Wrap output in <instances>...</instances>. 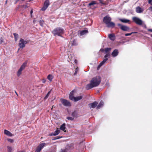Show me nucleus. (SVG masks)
Masks as SVG:
<instances>
[{
	"instance_id": "obj_1",
	"label": "nucleus",
	"mask_w": 152,
	"mask_h": 152,
	"mask_svg": "<svg viewBox=\"0 0 152 152\" xmlns=\"http://www.w3.org/2000/svg\"><path fill=\"white\" fill-rule=\"evenodd\" d=\"M101 81V77L99 76H96L93 77L90 81V83L87 85L86 88L88 90L98 86Z\"/></svg>"
},
{
	"instance_id": "obj_2",
	"label": "nucleus",
	"mask_w": 152,
	"mask_h": 152,
	"mask_svg": "<svg viewBox=\"0 0 152 152\" xmlns=\"http://www.w3.org/2000/svg\"><path fill=\"white\" fill-rule=\"evenodd\" d=\"M52 33L55 36H61L64 33V30L61 28L57 27L53 31Z\"/></svg>"
},
{
	"instance_id": "obj_3",
	"label": "nucleus",
	"mask_w": 152,
	"mask_h": 152,
	"mask_svg": "<svg viewBox=\"0 0 152 152\" xmlns=\"http://www.w3.org/2000/svg\"><path fill=\"white\" fill-rule=\"evenodd\" d=\"M27 63V61H26L20 66V68L19 69L17 72V75L18 76H19L21 74L22 71L24 69L26 66Z\"/></svg>"
},
{
	"instance_id": "obj_4",
	"label": "nucleus",
	"mask_w": 152,
	"mask_h": 152,
	"mask_svg": "<svg viewBox=\"0 0 152 152\" xmlns=\"http://www.w3.org/2000/svg\"><path fill=\"white\" fill-rule=\"evenodd\" d=\"M117 26L120 27V28L124 31H129L130 30V28L128 26L123 25L121 24L118 23Z\"/></svg>"
},
{
	"instance_id": "obj_5",
	"label": "nucleus",
	"mask_w": 152,
	"mask_h": 152,
	"mask_svg": "<svg viewBox=\"0 0 152 152\" xmlns=\"http://www.w3.org/2000/svg\"><path fill=\"white\" fill-rule=\"evenodd\" d=\"M28 42L26 41H24L22 38H21L19 41V46L20 48H23L25 47V45Z\"/></svg>"
},
{
	"instance_id": "obj_6",
	"label": "nucleus",
	"mask_w": 152,
	"mask_h": 152,
	"mask_svg": "<svg viewBox=\"0 0 152 152\" xmlns=\"http://www.w3.org/2000/svg\"><path fill=\"white\" fill-rule=\"evenodd\" d=\"M132 20L137 25H141L142 24V20L137 17H133L132 18Z\"/></svg>"
},
{
	"instance_id": "obj_7",
	"label": "nucleus",
	"mask_w": 152,
	"mask_h": 152,
	"mask_svg": "<svg viewBox=\"0 0 152 152\" xmlns=\"http://www.w3.org/2000/svg\"><path fill=\"white\" fill-rule=\"evenodd\" d=\"M50 5V1L49 0H46L44 3L43 6L41 10L42 11H44L48 8Z\"/></svg>"
},
{
	"instance_id": "obj_8",
	"label": "nucleus",
	"mask_w": 152,
	"mask_h": 152,
	"mask_svg": "<svg viewBox=\"0 0 152 152\" xmlns=\"http://www.w3.org/2000/svg\"><path fill=\"white\" fill-rule=\"evenodd\" d=\"M60 100L64 105L65 106H71L70 102L67 100L63 99H61Z\"/></svg>"
},
{
	"instance_id": "obj_9",
	"label": "nucleus",
	"mask_w": 152,
	"mask_h": 152,
	"mask_svg": "<svg viewBox=\"0 0 152 152\" xmlns=\"http://www.w3.org/2000/svg\"><path fill=\"white\" fill-rule=\"evenodd\" d=\"M45 145L46 144L44 142L40 143L37 148L36 149V151L37 152H40L42 149Z\"/></svg>"
},
{
	"instance_id": "obj_10",
	"label": "nucleus",
	"mask_w": 152,
	"mask_h": 152,
	"mask_svg": "<svg viewBox=\"0 0 152 152\" xmlns=\"http://www.w3.org/2000/svg\"><path fill=\"white\" fill-rule=\"evenodd\" d=\"M111 20V18L108 16H106L104 18L103 21L106 24L109 23V22Z\"/></svg>"
},
{
	"instance_id": "obj_11",
	"label": "nucleus",
	"mask_w": 152,
	"mask_h": 152,
	"mask_svg": "<svg viewBox=\"0 0 152 152\" xmlns=\"http://www.w3.org/2000/svg\"><path fill=\"white\" fill-rule=\"evenodd\" d=\"M98 104V103L97 102L95 101L89 104L88 105L90 108H94L96 106L97 107Z\"/></svg>"
},
{
	"instance_id": "obj_12",
	"label": "nucleus",
	"mask_w": 152,
	"mask_h": 152,
	"mask_svg": "<svg viewBox=\"0 0 152 152\" xmlns=\"http://www.w3.org/2000/svg\"><path fill=\"white\" fill-rule=\"evenodd\" d=\"M118 20L121 22L124 23H129L130 21L129 20L126 19L125 18H119L118 19Z\"/></svg>"
},
{
	"instance_id": "obj_13",
	"label": "nucleus",
	"mask_w": 152,
	"mask_h": 152,
	"mask_svg": "<svg viewBox=\"0 0 152 152\" xmlns=\"http://www.w3.org/2000/svg\"><path fill=\"white\" fill-rule=\"evenodd\" d=\"M74 92L75 91L74 90H73L70 93L69 95V98L70 100H73L75 97L74 96Z\"/></svg>"
},
{
	"instance_id": "obj_14",
	"label": "nucleus",
	"mask_w": 152,
	"mask_h": 152,
	"mask_svg": "<svg viewBox=\"0 0 152 152\" xmlns=\"http://www.w3.org/2000/svg\"><path fill=\"white\" fill-rule=\"evenodd\" d=\"M144 10L140 7H137L136 8V12L137 13H141L143 12Z\"/></svg>"
},
{
	"instance_id": "obj_15",
	"label": "nucleus",
	"mask_w": 152,
	"mask_h": 152,
	"mask_svg": "<svg viewBox=\"0 0 152 152\" xmlns=\"http://www.w3.org/2000/svg\"><path fill=\"white\" fill-rule=\"evenodd\" d=\"M118 50L117 49H115L112 53L111 55L113 57H116L118 55Z\"/></svg>"
},
{
	"instance_id": "obj_16",
	"label": "nucleus",
	"mask_w": 152,
	"mask_h": 152,
	"mask_svg": "<svg viewBox=\"0 0 152 152\" xmlns=\"http://www.w3.org/2000/svg\"><path fill=\"white\" fill-rule=\"evenodd\" d=\"M70 44H71L72 46H76L77 45V42L76 40L75 39H73V40L70 42Z\"/></svg>"
},
{
	"instance_id": "obj_17",
	"label": "nucleus",
	"mask_w": 152,
	"mask_h": 152,
	"mask_svg": "<svg viewBox=\"0 0 152 152\" xmlns=\"http://www.w3.org/2000/svg\"><path fill=\"white\" fill-rule=\"evenodd\" d=\"M4 133L6 135L9 136L11 137V136H12L13 135L12 134L10 131H9L6 129H5L4 130Z\"/></svg>"
},
{
	"instance_id": "obj_18",
	"label": "nucleus",
	"mask_w": 152,
	"mask_h": 152,
	"mask_svg": "<svg viewBox=\"0 0 152 152\" xmlns=\"http://www.w3.org/2000/svg\"><path fill=\"white\" fill-rule=\"evenodd\" d=\"M107 26L108 28L112 27L113 28L115 26V23L112 22H110L109 23L107 24Z\"/></svg>"
},
{
	"instance_id": "obj_19",
	"label": "nucleus",
	"mask_w": 152,
	"mask_h": 152,
	"mask_svg": "<svg viewBox=\"0 0 152 152\" xmlns=\"http://www.w3.org/2000/svg\"><path fill=\"white\" fill-rule=\"evenodd\" d=\"M83 98L82 96H80L76 97H75L74 99L72 101H74L75 102H77L78 101L80 100L81 99Z\"/></svg>"
},
{
	"instance_id": "obj_20",
	"label": "nucleus",
	"mask_w": 152,
	"mask_h": 152,
	"mask_svg": "<svg viewBox=\"0 0 152 152\" xmlns=\"http://www.w3.org/2000/svg\"><path fill=\"white\" fill-rule=\"evenodd\" d=\"M65 126L66 124L65 123H64L63 124H62L60 127V129L63 131H64V132H66V131L65 130Z\"/></svg>"
},
{
	"instance_id": "obj_21",
	"label": "nucleus",
	"mask_w": 152,
	"mask_h": 152,
	"mask_svg": "<svg viewBox=\"0 0 152 152\" xmlns=\"http://www.w3.org/2000/svg\"><path fill=\"white\" fill-rule=\"evenodd\" d=\"M88 33V31L87 30H85L81 31L80 34V35H83Z\"/></svg>"
},
{
	"instance_id": "obj_22",
	"label": "nucleus",
	"mask_w": 152,
	"mask_h": 152,
	"mask_svg": "<svg viewBox=\"0 0 152 152\" xmlns=\"http://www.w3.org/2000/svg\"><path fill=\"white\" fill-rule=\"evenodd\" d=\"M104 104V102H101L98 105H97L96 109H99L102 107Z\"/></svg>"
},
{
	"instance_id": "obj_23",
	"label": "nucleus",
	"mask_w": 152,
	"mask_h": 152,
	"mask_svg": "<svg viewBox=\"0 0 152 152\" xmlns=\"http://www.w3.org/2000/svg\"><path fill=\"white\" fill-rule=\"evenodd\" d=\"M97 3H96V1H91V2L90 3L88 4V7H90V8H91V7H90V6H92V5H95V4H96Z\"/></svg>"
},
{
	"instance_id": "obj_24",
	"label": "nucleus",
	"mask_w": 152,
	"mask_h": 152,
	"mask_svg": "<svg viewBox=\"0 0 152 152\" xmlns=\"http://www.w3.org/2000/svg\"><path fill=\"white\" fill-rule=\"evenodd\" d=\"M53 78V76L51 75L50 74L47 76V79L50 82H51Z\"/></svg>"
},
{
	"instance_id": "obj_25",
	"label": "nucleus",
	"mask_w": 152,
	"mask_h": 152,
	"mask_svg": "<svg viewBox=\"0 0 152 152\" xmlns=\"http://www.w3.org/2000/svg\"><path fill=\"white\" fill-rule=\"evenodd\" d=\"M111 48H106L104 49V51L106 53H109V52L110 51V50H111Z\"/></svg>"
},
{
	"instance_id": "obj_26",
	"label": "nucleus",
	"mask_w": 152,
	"mask_h": 152,
	"mask_svg": "<svg viewBox=\"0 0 152 152\" xmlns=\"http://www.w3.org/2000/svg\"><path fill=\"white\" fill-rule=\"evenodd\" d=\"M0 44H2L3 45H4L5 44V43L4 42V39L2 37H1L0 38Z\"/></svg>"
},
{
	"instance_id": "obj_27",
	"label": "nucleus",
	"mask_w": 152,
	"mask_h": 152,
	"mask_svg": "<svg viewBox=\"0 0 152 152\" xmlns=\"http://www.w3.org/2000/svg\"><path fill=\"white\" fill-rule=\"evenodd\" d=\"M77 113L76 111H75L73 112L72 113V116L74 118L75 117H77Z\"/></svg>"
},
{
	"instance_id": "obj_28",
	"label": "nucleus",
	"mask_w": 152,
	"mask_h": 152,
	"mask_svg": "<svg viewBox=\"0 0 152 152\" xmlns=\"http://www.w3.org/2000/svg\"><path fill=\"white\" fill-rule=\"evenodd\" d=\"M108 60V59L107 58H106L104 59L100 63L101 65H103Z\"/></svg>"
},
{
	"instance_id": "obj_29",
	"label": "nucleus",
	"mask_w": 152,
	"mask_h": 152,
	"mask_svg": "<svg viewBox=\"0 0 152 152\" xmlns=\"http://www.w3.org/2000/svg\"><path fill=\"white\" fill-rule=\"evenodd\" d=\"M51 91V90L50 91H49L48 92V93L47 94H46V95L45 97H44V99H46L48 98V97H49V96L50 94Z\"/></svg>"
},
{
	"instance_id": "obj_30",
	"label": "nucleus",
	"mask_w": 152,
	"mask_h": 152,
	"mask_svg": "<svg viewBox=\"0 0 152 152\" xmlns=\"http://www.w3.org/2000/svg\"><path fill=\"white\" fill-rule=\"evenodd\" d=\"M44 21L43 20H39V24L40 25L42 26H43V24H44Z\"/></svg>"
},
{
	"instance_id": "obj_31",
	"label": "nucleus",
	"mask_w": 152,
	"mask_h": 152,
	"mask_svg": "<svg viewBox=\"0 0 152 152\" xmlns=\"http://www.w3.org/2000/svg\"><path fill=\"white\" fill-rule=\"evenodd\" d=\"M60 132V130L58 129H57L54 132L56 135H58L59 133Z\"/></svg>"
},
{
	"instance_id": "obj_32",
	"label": "nucleus",
	"mask_w": 152,
	"mask_h": 152,
	"mask_svg": "<svg viewBox=\"0 0 152 152\" xmlns=\"http://www.w3.org/2000/svg\"><path fill=\"white\" fill-rule=\"evenodd\" d=\"M115 37L113 34H110L108 35V37L110 39H112V38Z\"/></svg>"
},
{
	"instance_id": "obj_33",
	"label": "nucleus",
	"mask_w": 152,
	"mask_h": 152,
	"mask_svg": "<svg viewBox=\"0 0 152 152\" xmlns=\"http://www.w3.org/2000/svg\"><path fill=\"white\" fill-rule=\"evenodd\" d=\"M62 136L60 137L59 136H56V137H54V138H53L52 139V140H56L60 139V138H62Z\"/></svg>"
},
{
	"instance_id": "obj_34",
	"label": "nucleus",
	"mask_w": 152,
	"mask_h": 152,
	"mask_svg": "<svg viewBox=\"0 0 152 152\" xmlns=\"http://www.w3.org/2000/svg\"><path fill=\"white\" fill-rule=\"evenodd\" d=\"M137 33V32H132V33H130L126 34H125V35L126 36H130V35H131V34H133L136 33Z\"/></svg>"
},
{
	"instance_id": "obj_35",
	"label": "nucleus",
	"mask_w": 152,
	"mask_h": 152,
	"mask_svg": "<svg viewBox=\"0 0 152 152\" xmlns=\"http://www.w3.org/2000/svg\"><path fill=\"white\" fill-rule=\"evenodd\" d=\"M7 148L8 149V151L9 152H11L12 149V147L8 146Z\"/></svg>"
},
{
	"instance_id": "obj_36",
	"label": "nucleus",
	"mask_w": 152,
	"mask_h": 152,
	"mask_svg": "<svg viewBox=\"0 0 152 152\" xmlns=\"http://www.w3.org/2000/svg\"><path fill=\"white\" fill-rule=\"evenodd\" d=\"M66 119L68 120H70L71 121H73L74 119V118L73 117H67L66 118Z\"/></svg>"
},
{
	"instance_id": "obj_37",
	"label": "nucleus",
	"mask_w": 152,
	"mask_h": 152,
	"mask_svg": "<svg viewBox=\"0 0 152 152\" xmlns=\"http://www.w3.org/2000/svg\"><path fill=\"white\" fill-rule=\"evenodd\" d=\"M15 38H18L19 36L18 34L15 33L13 34Z\"/></svg>"
},
{
	"instance_id": "obj_38",
	"label": "nucleus",
	"mask_w": 152,
	"mask_h": 152,
	"mask_svg": "<svg viewBox=\"0 0 152 152\" xmlns=\"http://www.w3.org/2000/svg\"><path fill=\"white\" fill-rule=\"evenodd\" d=\"M99 1L100 3L102 4L103 5L106 4L105 3L103 2V0H99Z\"/></svg>"
},
{
	"instance_id": "obj_39",
	"label": "nucleus",
	"mask_w": 152,
	"mask_h": 152,
	"mask_svg": "<svg viewBox=\"0 0 152 152\" xmlns=\"http://www.w3.org/2000/svg\"><path fill=\"white\" fill-rule=\"evenodd\" d=\"M7 140L11 143H12L14 142L13 140L11 139H7Z\"/></svg>"
},
{
	"instance_id": "obj_40",
	"label": "nucleus",
	"mask_w": 152,
	"mask_h": 152,
	"mask_svg": "<svg viewBox=\"0 0 152 152\" xmlns=\"http://www.w3.org/2000/svg\"><path fill=\"white\" fill-rule=\"evenodd\" d=\"M78 68L77 67L75 69V73L74 74V75H76L77 73V72H78Z\"/></svg>"
},
{
	"instance_id": "obj_41",
	"label": "nucleus",
	"mask_w": 152,
	"mask_h": 152,
	"mask_svg": "<svg viewBox=\"0 0 152 152\" xmlns=\"http://www.w3.org/2000/svg\"><path fill=\"white\" fill-rule=\"evenodd\" d=\"M110 55V54L109 53H107V54L104 56V57L106 58H107L108 57V56H109Z\"/></svg>"
},
{
	"instance_id": "obj_42",
	"label": "nucleus",
	"mask_w": 152,
	"mask_h": 152,
	"mask_svg": "<svg viewBox=\"0 0 152 152\" xmlns=\"http://www.w3.org/2000/svg\"><path fill=\"white\" fill-rule=\"evenodd\" d=\"M50 136H56V135L54 132H52L49 134Z\"/></svg>"
},
{
	"instance_id": "obj_43",
	"label": "nucleus",
	"mask_w": 152,
	"mask_h": 152,
	"mask_svg": "<svg viewBox=\"0 0 152 152\" xmlns=\"http://www.w3.org/2000/svg\"><path fill=\"white\" fill-rule=\"evenodd\" d=\"M22 7L23 8H26L28 7L27 5H22Z\"/></svg>"
},
{
	"instance_id": "obj_44",
	"label": "nucleus",
	"mask_w": 152,
	"mask_h": 152,
	"mask_svg": "<svg viewBox=\"0 0 152 152\" xmlns=\"http://www.w3.org/2000/svg\"><path fill=\"white\" fill-rule=\"evenodd\" d=\"M102 66V65H101V64H99L98 66V67H97V70H99V69L100 68V67Z\"/></svg>"
},
{
	"instance_id": "obj_45",
	"label": "nucleus",
	"mask_w": 152,
	"mask_h": 152,
	"mask_svg": "<svg viewBox=\"0 0 152 152\" xmlns=\"http://www.w3.org/2000/svg\"><path fill=\"white\" fill-rule=\"evenodd\" d=\"M148 3L152 5V0H148Z\"/></svg>"
},
{
	"instance_id": "obj_46",
	"label": "nucleus",
	"mask_w": 152,
	"mask_h": 152,
	"mask_svg": "<svg viewBox=\"0 0 152 152\" xmlns=\"http://www.w3.org/2000/svg\"><path fill=\"white\" fill-rule=\"evenodd\" d=\"M46 80L45 79H43L42 80V83H45L46 81Z\"/></svg>"
},
{
	"instance_id": "obj_47",
	"label": "nucleus",
	"mask_w": 152,
	"mask_h": 152,
	"mask_svg": "<svg viewBox=\"0 0 152 152\" xmlns=\"http://www.w3.org/2000/svg\"><path fill=\"white\" fill-rule=\"evenodd\" d=\"M33 12V9H32L31 10V11H30L31 16V17H32V14Z\"/></svg>"
},
{
	"instance_id": "obj_48",
	"label": "nucleus",
	"mask_w": 152,
	"mask_h": 152,
	"mask_svg": "<svg viewBox=\"0 0 152 152\" xmlns=\"http://www.w3.org/2000/svg\"><path fill=\"white\" fill-rule=\"evenodd\" d=\"M147 30L149 32H152V29H148Z\"/></svg>"
},
{
	"instance_id": "obj_49",
	"label": "nucleus",
	"mask_w": 152,
	"mask_h": 152,
	"mask_svg": "<svg viewBox=\"0 0 152 152\" xmlns=\"http://www.w3.org/2000/svg\"><path fill=\"white\" fill-rule=\"evenodd\" d=\"M74 62L75 63V64H77V60L75 59L74 61Z\"/></svg>"
},
{
	"instance_id": "obj_50",
	"label": "nucleus",
	"mask_w": 152,
	"mask_h": 152,
	"mask_svg": "<svg viewBox=\"0 0 152 152\" xmlns=\"http://www.w3.org/2000/svg\"><path fill=\"white\" fill-rule=\"evenodd\" d=\"M100 50L102 52H104V49H101Z\"/></svg>"
},
{
	"instance_id": "obj_51",
	"label": "nucleus",
	"mask_w": 152,
	"mask_h": 152,
	"mask_svg": "<svg viewBox=\"0 0 152 152\" xmlns=\"http://www.w3.org/2000/svg\"><path fill=\"white\" fill-rule=\"evenodd\" d=\"M15 93L16 94L17 96H18V94L17 93V92L16 91H15Z\"/></svg>"
},
{
	"instance_id": "obj_52",
	"label": "nucleus",
	"mask_w": 152,
	"mask_h": 152,
	"mask_svg": "<svg viewBox=\"0 0 152 152\" xmlns=\"http://www.w3.org/2000/svg\"><path fill=\"white\" fill-rule=\"evenodd\" d=\"M61 152H66V151L64 150H62Z\"/></svg>"
},
{
	"instance_id": "obj_53",
	"label": "nucleus",
	"mask_w": 152,
	"mask_h": 152,
	"mask_svg": "<svg viewBox=\"0 0 152 152\" xmlns=\"http://www.w3.org/2000/svg\"><path fill=\"white\" fill-rule=\"evenodd\" d=\"M15 41H16L18 40V38H15Z\"/></svg>"
},
{
	"instance_id": "obj_54",
	"label": "nucleus",
	"mask_w": 152,
	"mask_h": 152,
	"mask_svg": "<svg viewBox=\"0 0 152 152\" xmlns=\"http://www.w3.org/2000/svg\"><path fill=\"white\" fill-rule=\"evenodd\" d=\"M54 107V105L52 106V108H51V109H52H52Z\"/></svg>"
},
{
	"instance_id": "obj_55",
	"label": "nucleus",
	"mask_w": 152,
	"mask_h": 152,
	"mask_svg": "<svg viewBox=\"0 0 152 152\" xmlns=\"http://www.w3.org/2000/svg\"><path fill=\"white\" fill-rule=\"evenodd\" d=\"M19 1V0H16V2H18V1Z\"/></svg>"
},
{
	"instance_id": "obj_56",
	"label": "nucleus",
	"mask_w": 152,
	"mask_h": 152,
	"mask_svg": "<svg viewBox=\"0 0 152 152\" xmlns=\"http://www.w3.org/2000/svg\"><path fill=\"white\" fill-rule=\"evenodd\" d=\"M7 1L6 0V2H5L6 4L7 3Z\"/></svg>"
},
{
	"instance_id": "obj_57",
	"label": "nucleus",
	"mask_w": 152,
	"mask_h": 152,
	"mask_svg": "<svg viewBox=\"0 0 152 152\" xmlns=\"http://www.w3.org/2000/svg\"><path fill=\"white\" fill-rule=\"evenodd\" d=\"M150 36L151 37H152V34H151Z\"/></svg>"
},
{
	"instance_id": "obj_58",
	"label": "nucleus",
	"mask_w": 152,
	"mask_h": 152,
	"mask_svg": "<svg viewBox=\"0 0 152 152\" xmlns=\"http://www.w3.org/2000/svg\"><path fill=\"white\" fill-rule=\"evenodd\" d=\"M21 152H23V151H21Z\"/></svg>"
}]
</instances>
